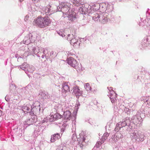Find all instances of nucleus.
Instances as JSON below:
<instances>
[{"mask_svg": "<svg viewBox=\"0 0 150 150\" xmlns=\"http://www.w3.org/2000/svg\"><path fill=\"white\" fill-rule=\"evenodd\" d=\"M125 124V122H122V124Z\"/></svg>", "mask_w": 150, "mask_h": 150, "instance_id": "b1692460", "label": "nucleus"}, {"mask_svg": "<svg viewBox=\"0 0 150 150\" xmlns=\"http://www.w3.org/2000/svg\"><path fill=\"white\" fill-rule=\"evenodd\" d=\"M51 118H50V121H53L55 120V118L54 117H51V116H50Z\"/></svg>", "mask_w": 150, "mask_h": 150, "instance_id": "aec40b11", "label": "nucleus"}, {"mask_svg": "<svg viewBox=\"0 0 150 150\" xmlns=\"http://www.w3.org/2000/svg\"><path fill=\"white\" fill-rule=\"evenodd\" d=\"M29 17V16H28L26 15L25 18H24L25 21H27L28 20V18Z\"/></svg>", "mask_w": 150, "mask_h": 150, "instance_id": "6ab92c4d", "label": "nucleus"}, {"mask_svg": "<svg viewBox=\"0 0 150 150\" xmlns=\"http://www.w3.org/2000/svg\"><path fill=\"white\" fill-rule=\"evenodd\" d=\"M71 36V35L70 34H68V35L67 39L68 40H70V43L71 45H75L76 44H77V40L74 38H72L71 40V38H70V37Z\"/></svg>", "mask_w": 150, "mask_h": 150, "instance_id": "39448f33", "label": "nucleus"}, {"mask_svg": "<svg viewBox=\"0 0 150 150\" xmlns=\"http://www.w3.org/2000/svg\"><path fill=\"white\" fill-rule=\"evenodd\" d=\"M115 99H116V98H115Z\"/></svg>", "mask_w": 150, "mask_h": 150, "instance_id": "7c9ffc66", "label": "nucleus"}, {"mask_svg": "<svg viewBox=\"0 0 150 150\" xmlns=\"http://www.w3.org/2000/svg\"><path fill=\"white\" fill-rule=\"evenodd\" d=\"M63 115L66 120H70L71 118V113L69 111H66L64 112Z\"/></svg>", "mask_w": 150, "mask_h": 150, "instance_id": "20e7f679", "label": "nucleus"}, {"mask_svg": "<svg viewBox=\"0 0 150 150\" xmlns=\"http://www.w3.org/2000/svg\"><path fill=\"white\" fill-rule=\"evenodd\" d=\"M75 18V17L74 16H71V14L69 15V18H70L71 20H73V18Z\"/></svg>", "mask_w": 150, "mask_h": 150, "instance_id": "a211bd4d", "label": "nucleus"}, {"mask_svg": "<svg viewBox=\"0 0 150 150\" xmlns=\"http://www.w3.org/2000/svg\"><path fill=\"white\" fill-rule=\"evenodd\" d=\"M108 135L107 133H104L102 136L101 139V142H100V144H102L104 143L105 141L107 139V137Z\"/></svg>", "mask_w": 150, "mask_h": 150, "instance_id": "6e6552de", "label": "nucleus"}, {"mask_svg": "<svg viewBox=\"0 0 150 150\" xmlns=\"http://www.w3.org/2000/svg\"><path fill=\"white\" fill-rule=\"evenodd\" d=\"M20 1H22V0H20Z\"/></svg>", "mask_w": 150, "mask_h": 150, "instance_id": "cd10ccee", "label": "nucleus"}, {"mask_svg": "<svg viewBox=\"0 0 150 150\" xmlns=\"http://www.w3.org/2000/svg\"><path fill=\"white\" fill-rule=\"evenodd\" d=\"M71 36H72V37H73V35H71Z\"/></svg>", "mask_w": 150, "mask_h": 150, "instance_id": "a878e982", "label": "nucleus"}, {"mask_svg": "<svg viewBox=\"0 0 150 150\" xmlns=\"http://www.w3.org/2000/svg\"><path fill=\"white\" fill-rule=\"evenodd\" d=\"M23 110L24 112L28 113L30 111V108L27 106H25L23 108Z\"/></svg>", "mask_w": 150, "mask_h": 150, "instance_id": "ddd939ff", "label": "nucleus"}, {"mask_svg": "<svg viewBox=\"0 0 150 150\" xmlns=\"http://www.w3.org/2000/svg\"><path fill=\"white\" fill-rule=\"evenodd\" d=\"M51 7V6L50 5L48 6L45 8V13L46 14H48L50 11V8Z\"/></svg>", "mask_w": 150, "mask_h": 150, "instance_id": "f8f14e48", "label": "nucleus"}, {"mask_svg": "<svg viewBox=\"0 0 150 150\" xmlns=\"http://www.w3.org/2000/svg\"><path fill=\"white\" fill-rule=\"evenodd\" d=\"M54 117L55 120H56L61 118L62 116L58 113H56L54 115H52L51 117Z\"/></svg>", "mask_w": 150, "mask_h": 150, "instance_id": "9d476101", "label": "nucleus"}, {"mask_svg": "<svg viewBox=\"0 0 150 150\" xmlns=\"http://www.w3.org/2000/svg\"><path fill=\"white\" fill-rule=\"evenodd\" d=\"M34 108H33V109H32V110H33V111H34Z\"/></svg>", "mask_w": 150, "mask_h": 150, "instance_id": "393cba45", "label": "nucleus"}, {"mask_svg": "<svg viewBox=\"0 0 150 150\" xmlns=\"http://www.w3.org/2000/svg\"><path fill=\"white\" fill-rule=\"evenodd\" d=\"M100 17V16L98 14L96 13L95 14V16L93 17V19L96 21H100L99 19Z\"/></svg>", "mask_w": 150, "mask_h": 150, "instance_id": "9b49d317", "label": "nucleus"}, {"mask_svg": "<svg viewBox=\"0 0 150 150\" xmlns=\"http://www.w3.org/2000/svg\"><path fill=\"white\" fill-rule=\"evenodd\" d=\"M20 1H22V0H20Z\"/></svg>", "mask_w": 150, "mask_h": 150, "instance_id": "c85d7f7f", "label": "nucleus"}, {"mask_svg": "<svg viewBox=\"0 0 150 150\" xmlns=\"http://www.w3.org/2000/svg\"><path fill=\"white\" fill-rule=\"evenodd\" d=\"M69 7L67 5L64 6L62 8V11L64 13L67 14V13L69 11Z\"/></svg>", "mask_w": 150, "mask_h": 150, "instance_id": "1a4fd4ad", "label": "nucleus"}, {"mask_svg": "<svg viewBox=\"0 0 150 150\" xmlns=\"http://www.w3.org/2000/svg\"><path fill=\"white\" fill-rule=\"evenodd\" d=\"M60 138V136L59 134H56L51 136L50 141L51 142H54L58 139Z\"/></svg>", "mask_w": 150, "mask_h": 150, "instance_id": "423d86ee", "label": "nucleus"}, {"mask_svg": "<svg viewBox=\"0 0 150 150\" xmlns=\"http://www.w3.org/2000/svg\"><path fill=\"white\" fill-rule=\"evenodd\" d=\"M67 63L68 64L75 69L77 68L79 65V63L76 61L72 57H70L67 60Z\"/></svg>", "mask_w": 150, "mask_h": 150, "instance_id": "f03ea898", "label": "nucleus"}, {"mask_svg": "<svg viewBox=\"0 0 150 150\" xmlns=\"http://www.w3.org/2000/svg\"><path fill=\"white\" fill-rule=\"evenodd\" d=\"M35 0H32L33 1H35Z\"/></svg>", "mask_w": 150, "mask_h": 150, "instance_id": "bb28decb", "label": "nucleus"}, {"mask_svg": "<svg viewBox=\"0 0 150 150\" xmlns=\"http://www.w3.org/2000/svg\"><path fill=\"white\" fill-rule=\"evenodd\" d=\"M50 23V19L48 17L38 18L35 19L33 21L34 24L40 28H44L47 26Z\"/></svg>", "mask_w": 150, "mask_h": 150, "instance_id": "f257e3e1", "label": "nucleus"}, {"mask_svg": "<svg viewBox=\"0 0 150 150\" xmlns=\"http://www.w3.org/2000/svg\"><path fill=\"white\" fill-rule=\"evenodd\" d=\"M69 87L66 82H64L62 84V92L63 93H68L69 91Z\"/></svg>", "mask_w": 150, "mask_h": 150, "instance_id": "7ed1b4c3", "label": "nucleus"}, {"mask_svg": "<svg viewBox=\"0 0 150 150\" xmlns=\"http://www.w3.org/2000/svg\"><path fill=\"white\" fill-rule=\"evenodd\" d=\"M86 140V138H85V137H83V141H85V140Z\"/></svg>", "mask_w": 150, "mask_h": 150, "instance_id": "5701e85b", "label": "nucleus"}, {"mask_svg": "<svg viewBox=\"0 0 150 150\" xmlns=\"http://www.w3.org/2000/svg\"><path fill=\"white\" fill-rule=\"evenodd\" d=\"M73 4L76 6H79L81 5V3L79 1V0H76L73 3Z\"/></svg>", "mask_w": 150, "mask_h": 150, "instance_id": "2eb2a0df", "label": "nucleus"}, {"mask_svg": "<svg viewBox=\"0 0 150 150\" xmlns=\"http://www.w3.org/2000/svg\"><path fill=\"white\" fill-rule=\"evenodd\" d=\"M5 100L6 101H8L9 100V99L8 98V96H6L5 97Z\"/></svg>", "mask_w": 150, "mask_h": 150, "instance_id": "4be33fe9", "label": "nucleus"}, {"mask_svg": "<svg viewBox=\"0 0 150 150\" xmlns=\"http://www.w3.org/2000/svg\"><path fill=\"white\" fill-rule=\"evenodd\" d=\"M100 142H101V141H99L98 142H97L96 143V146L97 147H99V146H100L101 144H100Z\"/></svg>", "mask_w": 150, "mask_h": 150, "instance_id": "f3484780", "label": "nucleus"}, {"mask_svg": "<svg viewBox=\"0 0 150 150\" xmlns=\"http://www.w3.org/2000/svg\"><path fill=\"white\" fill-rule=\"evenodd\" d=\"M116 94H115V96H116Z\"/></svg>", "mask_w": 150, "mask_h": 150, "instance_id": "c756f323", "label": "nucleus"}, {"mask_svg": "<svg viewBox=\"0 0 150 150\" xmlns=\"http://www.w3.org/2000/svg\"><path fill=\"white\" fill-rule=\"evenodd\" d=\"M85 88L87 91L90 90L91 88L90 86V84L88 83H86L85 84L84 86Z\"/></svg>", "mask_w": 150, "mask_h": 150, "instance_id": "4468645a", "label": "nucleus"}, {"mask_svg": "<svg viewBox=\"0 0 150 150\" xmlns=\"http://www.w3.org/2000/svg\"><path fill=\"white\" fill-rule=\"evenodd\" d=\"M114 94H110V99H112L113 100L114 99V98H113V97H112V96H113V95H114Z\"/></svg>", "mask_w": 150, "mask_h": 150, "instance_id": "412c9836", "label": "nucleus"}, {"mask_svg": "<svg viewBox=\"0 0 150 150\" xmlns=\"http://www.w3.org/2000/svg\"><path fill=\"white\" fill-rule=\"evenodd\" d=\"M73 93L74 94H81L83 93L82 91H81V89L79 88L77 86H75L74 87Z\"/></svg>", "mask_w": 150, "mask_h": 150, "instance_id": "0eeeda50", "label": "nucleus"}, {"mask_svg": "<svg viewBox=\"0 0 150 150\" xmlns=\"http://www.w3.org/2000/svg\"><path fill=\"white\" fill-rule=\"evenodd\" d=\"M10 89L12 91H13L15 90L16 87L14 85H12L10 86Z\"/></svg>", "mask_w": 150, "mask_h": 150, "instance_id": "dca6fc26", "label": "nucleus"}]
</instances>
